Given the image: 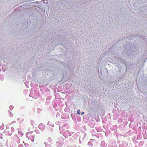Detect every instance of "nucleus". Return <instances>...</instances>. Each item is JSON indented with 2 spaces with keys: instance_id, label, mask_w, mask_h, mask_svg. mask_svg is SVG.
Instances as JSON below:
<instances>
[{
  "instance_id": "nucleus-1",
  "label": "nucleus",
  "mask_w": 147,
  "mask_h": 147,
  "mask_svg": "<svg viewBox=\"0 0 147 147\" xmlns=\"http://www.w3.org/2000/svg\"><path fill=\"white\" fill-rule=\"evenodd\" d=\"M77 113L78 114L80 115V110H78L77 111Z\"/></svg>"
},
{
  "instance_id": "nucleus-2",
  "label": "nucleus",
  "mask_w": 147,
  "mask_h": 147,
  "mask_svg": "<svg viewBox=\"0 0 147 147\" xmlns=\"http://www.w3.org/2000/svg\"><path fill=\"white\" fill-rule=\"evenodd\" d=\"M84 113V112H83L82 113V115H83Z\"/></svg>"
},
{
  "instance_id": "nucleus-3",
  "label": "nucleus",
  "mask_w": 147,
  "mask_h": 147,
  "mask_svg": "<svg viewBox=\"0 0 147 147\" xmlns=\"http://www.w3.org/2000/svg\"><path fill=\"white\" fill-rule=\"evenodd\" d=\"M15 122H16V121H13L12 123H15Z\"/></svg>"
}]
</instances>
